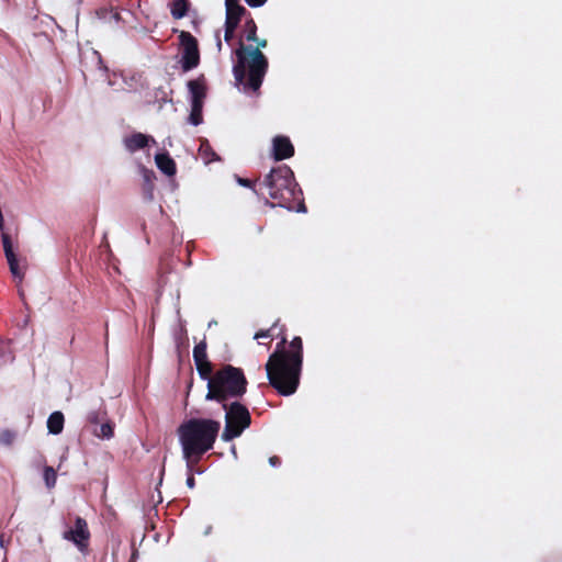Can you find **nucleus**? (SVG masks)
Instances as JSON below:
<instances>
[{"mask_svg":"<svg viewBox=\"0 0 562 562\" xmlns=\"http://www.w3.org/2000/svg\"><path fill=\"white\" fill-rule=\"evenodd\" d=\"M284 326L279 328L276 322L270 328L261 329L254 335V339L268 338L270 347L273 337H280L276 350L269 356L265 366L269 384L283 396L292 395L300 384V376L303 366V341L294 337L286 348L288 339L284 334Z\"/></svg>","mask_w":562,"mask_h":562,"instance_id":"obj_1","label":"nucleus"},{"mask_svg":"<svg viewBox=\"0 0 562 562\" xmlns=\"http://www.w3.org/2000/svg\"><path fill=\"white\" fill-rule=\"evenodd\" d=\"M220 428V422L210 418H191L179 426L182 454L190 471L213 448Z\"/></svg>","mask_w":562,"mask_h":562,"instance_id":"obj_2","label":"nucleus"},{"mask_svg":"<svg viewBox=\"0 0 562 562\" xmlns=\"http://www.w3.org/2000/svg\"><path fill=\"white\" fill-rule=\"evenodd\" d=\"M255 42L256 47L245 45L243 38H239L238 47L235 49L236 63L233 74L236 82L244 87V91H258L269 66L268 58L261 52L268 45L267 40L258 38Z\"/></svg>","mask_w":562,"mask_h":562,"instance_id":"obj_3","label":"nucleus"},{"mask_svg":"<svg viewBox=\"0 0 562 562\" xmlns=\"http://www.w3.org/2000/svg\"><path fill=\"white\" fill-rule=\"evenodd\" d=\"M261 186L273 202L271 206H281L290 211L305 212L303 192L295 181L292 169L286 165L272 168Z\"/></svg>","mask_w":562,"mask_h":562,"instance_id":"obj_4","label":"nucleus"},{"mask_svg":"<svg viewBox=\"0 0 562 562\" xmlns=\"http://www.w3.org/2000/svg\"><path fill=\"white\" fill-rule=\"evenodd\" d=\"M248 381L240 368L224 364L209 379L205 400L225 403L243 397L247 391Z\"/></svg>","mask_w":562,"mask_h":562,"instance_id":"obj_5","label":"nucleus"},{"mask_svg":"<svg viewBox=\"0 0 562 562\" xmlns=\"http://www.w3.org/2000/svg\"><path fill=\"white\" fill-rule=\"evenodd\" d=\"M221 405L225 409V427L221 437L228 442L239 437L250 426L251 415L238 400L221 403Z\"/></svg>","mask_w":562,"mask_h":562,"instance_id":"obj_6","label":"nucleus"},{"mask_svg":"<svg viewBox=\"0 0 562 562\" xmlns=\"http://www.w3.org/2000/svg\"><path fill=\"white\" fill-rule=\"evenodd\" d=\"M179 45L182 49L181 67L189 71L200 64V50L196 38L188 31L179 32Z\"/></svg>","mask_w":562,"mask_h":562,"instance_id":"obj_7","label":"nucleus"},{"mask_svg":"<svg viewBox=\"0 0 562 562\" xmlns=\"http://www.w3.org/2000/svg\"><path fill=\"white\" fill-rule=\"evenodd\" d=\"M90 533L88 525L85 519L77 517L75 527L64 533V538L71 540L80 551H83L88 546Z\"/></svg>","mask_w":562,"mask_h":562,"instance_id":"obj_8","label":"nucleus"},{"mask_svg":"<svg viewBox=\"0 0 562 562\" xmlns=\"http://www.w3.org/2000/svg\"><path fill=\"white\" fill-rule=\"evenodd\" d=\"M131 15L130 11L117 12L108 8H100L95 11V16L98 21L110 29H115L119 26L120 22L127 23L128 16Z\"/></svg>","mask_w":562,"mask_h":562,"instance_id":"obj_9","label":"nucleus"},{"mask_svg":"<svg viewBox=\"0 0 562 562\" xmlns=\"http://www.w3.org/2000/svg\"><path fill=\"white\" fill-rule=\"evenodd\" d=\"M294 146L290 138L284 135H278L272 139V157L277 161L289 159L294 156Z\"/></svg>","mask_w":562,"mask_h":562,"instance_id":"obj_10","label":"nucleus"},{"mask_svg":"<svg viewBox=\"0 0 562 562\" xmlns=\"http://www.w3.org/2000/svg\"><path fill=\"white\" fill-rule=\"evenodd\" d=\"M157 168L166 176L173 177L177 172V165L167 151L155 156Z\"/></svg>","mask_w":562,"mask_h":562,"instance_id":"obj_11","label":"nucleus"},{"mask_svg":"<svg viewBox=\"0 0 562 562\" xmlns=\"http://www.w3.org/2000/svg\"><path fill=\"white\" fill-rule=\"evenodd\" d=\"M191 93V104H203L206 97V87L203 80L195 79L188 82Z\"/></svg>","mask_w":562,"mask_h":562,"instance_id":"obj_12","label":"nucleus"},{"mask_svg":"<svg viewBox=\"0 0 562 562\" xmlns=\"http://www.w3.org/2000/svg\"><path fill=\"white\" fill-rule=\"evenodd\" d=\"M249 13L246 8L226 10L225 25L237 29L241 19H246Z\"/></svg>","mask_w":562,"mask_h":562,"instance_id":"obj_13","label":"nucleus"},{"mask_svg":"<svg viewBox=\"0 0 562 562\" xmlns=\"http://www.w3.org/2000/svg\"><path fill=\"white\" fill-rule=\"evenodd\" d=\"M64 415L61 412H54L47 419V429L49 434L58 435L64 429Z\"/></svg>","mask_w":562,"mask_h":562,"instance_id":"obj_14","label":"nucleus"},{"mask_svg":"<svg viewBox=\"0 0 562 562\" xmlns=\"http://www.w3.org/2000/svg\"><path fill=\"white\" fill-rule=\"evenodd\" d=\"M199 156L206 165L220 160V157L206 139L202 140L200 144Z\"/></svg>","mask_w":562,"mask_h":562,"instance_id":"obj_15","label":"nucleus"},{"mask_svg":"<svg viewBox=\"0 0 562 562\" xmlns=\"http://www.w3.org/2000/svg\"><path fill=\"white\" fill-rule=\"evenodd\" d=\"M245 37L247 42L258 41L257 37V24L254 21L251 14L249 13L248 16L245 19V24L243 26V36L240 38Z\"/></svg>","mask_w":562,"mask_h":562,"instance_id":"obj_16","label":"nucleus"},{"mask_svg":"<svg viewBox=\"0 0 562 562\" xmlns=\"http://www.w3.org/2000/svg\"><path fill=\"white\" fill-rule=\"evenodd\" d=\"M189 10L188 0H175L171 7V14L175 19H182Z\"/></svg>","mask_w":562,"mask_h":562,"instance_id":"obj_17","label":"nucleus"},{"mask_svg":"<svg viewBox=\"0 0 562 562\" xmlns=\"http://www.w3.org/2000/svg\"><path fill=\"white\" fill-rule=\"evenodd\" d=\"M206 347L207 346H206L205 340H202L201 342H199L198 345L194 346V348H193V360H194L195 364L209 360L207 353H206Z\"/></svg>","mask_w":562,"mask_h":562,"instance_id":"obj_18","label":"nucleus"},{"mask_svg":"<svg viewBox=\"0 0 562 562\" xmlns=\"http://www.w3.org/2000/svg\"><path fill=\"white\" fill-rule=\"evenodd\" d=\"M124 146L127 151L135 153L140 149V133H135L124 138Z\"/></svg>","mask_w":562,"mask_h":562,"instance_id":"obj_19","label":"nucleus"},{"mask_svg":"<svg viewBox=\"0 0 562 562\" xmlns=\"http://www.w3.org/2000/svg\"><path fill=\"white\" fill-rule=\"evenodd\" d=\"M196 371L202 380H206L213 376V364L210 360L195 364Z\"/></svg>","mask_w":562,"mask_h":562,"instance_id":"obj_20","label":"nucleus"},{"mask_svg":"<svg viewBox=\"0 0 562 562\" xmlns=\"http://www.w3.org/2000/svg\"><path fill=\"white\" fill-rule=\"evenodd\" d=\"M92 432L102 439H110L113 436V427L110 423H101L99 427H94Z\"/></svg>","mask_w":562,"mask_h":562,"instance_id":"obj_21","label":"nucleus"},{"mask_svg":"<svg viewBox=\"0 0 562 562\" xmlns=\"http://www.w3.org/2000/svg\"><path fill=\"white\" fill-rule=\"evenodd\" d=\"M5 259L8 261V265H9V268H10V272L12 273V276L14 278H18L21 281L23 279V277H24V272H23V270L19 266V261H18L16 256L14 255V256L8 257Z\"/></svg>","mask_w":562,"mask_h":562,"instance_id":"obj_22","label":"nucleus"},{"mask_svg":"<svg viewBox=\"0 0 562 562\" xmlns=\"http://www.w3.org/2000/svg\"><path fill=\"white\" fill-rule=\"evenodd\" d=\"M202 109L203 104H191V112L189 115V121L192 125H199L202 123Z\"/></svg>","mask_w":562,"mask_h":562,"instance_id":"obj_23","label":"nucleus"},{"mask_svg":"<svg viewBox=\"0 0 562 562\" xmlns=\"http://www.w3.org/2000/svg\"><path fill=\"white\" fill-rule=\"evenodd\" d=\"M43 476L47 488H53L57 480L56 471L52 467H45Z\"/></svg>","mask_w":562,"mask_h":562,"instance_id":"obj_24","label":"nucleus"},{"mask_svg":"<svg viewBox=\"0 0 562 562\" xmlns=\"http://www.w3.org/2000/svg\"><path fill=\"white\" fill-rule=\"evenodd\" d=\"M1 240H2V246H3V251H4L5 258L14 256L15 254L13 251V246H12L11 237L9 236V234L2 232Z\"/></svg>","mask_w":562,"mask_h":562,"instance_id":"obj_25","label":"nucleus"},{"mask_svg":"<svg viewBox=\"0 0 562 562\" xmlns=\"http://www.w3.org/2000/svg\"><path fill=\"white\" fill-rule=\"evenodd\" d=\"M87 419L91 425L98 427L104 419V413L102 411H92L88 414Z\"/></svg>","mask_w":562,"mask_h":562,"instance_id":"obj_26","label":"nucleus"},{"mask_svg":"<svg viewBox=\"0 0 562 562\" xmlns=\"http://www.w3.org/2000/svg\"><path fill=\"white\" fill-rule=\"evenodd\" d=\"M13 439L14 435L9 430H5L0 435V442L3 445H11Z\"/></svg>","mask_w":562,"mask_h":562,"instance_id":"obj_27","label":"nucleus"},{"mask_svg":"<svg viewBox=\"0 0 562 562\" xmlns=\"http://www.w3.org/2000/svg\"><path fill=\"white\" fill-rule=\"evenodd\" d=\"M235 31H236L235 27L225 25V33H224L225 42L229 43L234 38Z\"/></svg>","mask_w":562,"mask_h":562,"instance_id":"obj_28","label":"nucleus"},{"mask_svg":"<svg viewBox=\"0 0 562 562\" xmlns=\"http://www.w3.org/2000/svg\"><path fill=\"white\" fill-rule=\"evenodd\" d=\"M225 7H226V10H229V9H241V8H244V7L239 3V0H225Z\"/></svg>","mask_w":562,"mask_h":562,"instance_id":"obj_29","label":"nucleus"},{"mask_svg":"<svg viewBox=\"0 0 562 562\" xmlns=\"http://www.w3.org/2000/svg\"><path fill=\"white\" fill-rule=\"evenodd\" d=\"M238 183L243 187H246V188H250V189H254L255 188V184L256 182L250 180V179H246V178H238L237 179Z\"/></svg>","mask_w":562,"mask_h":562,"instance_id":"obj_30","label":"nucleus"},{"mask_svg":"<svg viewBox=\"0 0 562 562\" xmlns=\"http://www.w3.org/2000/svg\"><path fill=\"white\" fill-rule=\"evenodd\" d=\"M249 7L257 8L263 5L267 0H245Z\"/></svg>","mask_w":562,"mask_h":562,"instance_id":"obj_31","label":"nucleus"},{"mask_svg":"<svg viewBox=\"0 0 562 562\" xmlns=\"http://www.w3.org/2000/svg\"><path fill=\"white\" fill-rule=\"evenodd\" d=\"M269 463L272 467H279L281 464V459L278 456H272L269 458Z\"/></svg>","mask_w":562,"mask_h":562,"instance_id":"obj_32","label":"nucleus"},{"mask_svg":"<svg viewBox=\"0 0 562 562\" xmlns=\"http://www.w3.org/2000/svg\"><path fill=\"white\" fill-rule=\"evenodd\" d=\"M187 485L189 488H193L195 486V479L192 473H190L189 476L187 477Z\"/></svg>","mask_w":562,"mask_h":562,"instance_id":"obj_33","label":"nucleus"},{"mask_svg":"<svg viewBox=\"0 0 562 562\" xmlns=\"http://www.w3.org/2000/svg\"><path fill=\"white\" fill-rule=\"evenodd\" d=\"M150 142L155 143L154 138L151 136L143 134V148L147 147Z\"/></svg>","mask_w":562,"mask_h":562,"instance_id":"obj_34","label":"nucleus"},{"mask_svg":"<svg viewBox=\"0 0 562 562\" xmlns=\"http://www.w3.org/2000/svg\"><path fill=\"white\" fill-rule=\"evenodd\" d=\"M153 175H154L153 170L143 168V179L145 181H148L150 179V176H153Z\"/></svg>","mask_w":562,"mask_h":562,"instance_id":"obj_35","label":"nucleus"},{"mask_svg":"<svg viewBox=\"0 0 562 562\" xmlns=\"http://www.w3.org/2000/svg\"><path fill=\"white\" fill-rule=\"evenodd\" d=\"M3 229H4V218L1 217L0 218V231L3 232Z\"/></svg>","mask_w":562,"mask_h":562,"instance_id":"obj_36","label":"nucleus"},{"mask_svg":"<svg viewBox=\"0 0 562 562\" xmlns=\"http://www.w3.org/2000/svg\"><path fill=\"white\" fill-rule=\"evenodd\" d=\"M136 555H137V552L134 551L133 554H132L131 562H136Z\"/></svg>","mask_w":562,"mask_h":562,"instance_id":"obj_37","label":"nucleus"},{"mask_svg":"<svg viewBox=\"0 0 562 562\" xmlns=\"http://www.w3.org/2000/svg\"><path fill=\"white\" fill-rule=\"evenodd\" d=\"M217 48H218V50H221V49H222V42H221V40H220V38L217 40Z\"/></svg>","mask_w":562,"mask_h":562,"instance_id":"obj_38","label":"nucleus"}]
</instances>
